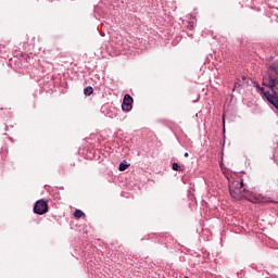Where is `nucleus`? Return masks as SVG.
<instances>
[{
	"label": "nucleus",
	"mask_w": 278,
	"mask_h": 278,
	"mask_svg": "<svg viewBox=\"0 0 278 278\" xmlns=\"http://www.w3.org/2000/svg\"><path fill=\"white\" fill-rule=\"evenodd\" d=\"M253 86L261 97L278 111V67H269L267 74L263 77V86L269 88L268 91L264 90V87L257 83H253Z\"/></svg>",
	"instance_id": "f257e3e1"
},
{
	"label": "nucleus",
	"mask_w": 278,
	"mask_h": 278,
	"mask_svg": "<svg viewBox=\"0 0 278 278\" xmlns=\"http://www.w3.org/2000/svg\"><path fill=\"white\" fill-rule=\"evenodd\" d=\"M247 190H249V186L244 184V179L242 178H240L239 180H232L229 185L230 197L232 199H236V201L244 199Z\"/></svg>",
	"instance_id": "f03ea898"
},
{
	"label": "nucleus",
	"mask_w": 278,
	"mask_h": 278,
	"mask_svg": "<svg viewBox=\"0 0 278 278\" xmlns=\"http://www.w3.org/2000/svg\"><path fill=\"white\" fill-rule=\"evenodd\" d=\"M49 212V203L43 199L38 200L34 205V213L38 214V216H42V214H47Z\"/></svg>",
	"instance_id": "7ed1b4c3"
},
{
	"label": "nucleus",
	"mask_w": 278,
	"mask_h": 278,
	"mask_svg": "<svg viewBox=\"0 0 278 278\" xmlns=\"http://www.w3.org/2000/svg\"><path fill=\"white\" fill-rule=\"evenodd\" d=\"M243 199H247L248 201H250V203H260L263 199L262 194L255 192V191H251L249 188L245 191V195Z\"/></svg>",
	"instance_id": "20e7f679"
},
{
	"label": "nucleus",
	"mask_w": 278,
	"mask_h": 278,
	"mask_svg": "<svg viewBox=\"0 0 278 278\" xmlns=\"http://www.w3.org/2000/svg\"><path fill=\"white\" fill-rule=\"evenodd\" d=\"M132 108H134V98L129 96V93H126L123 99L122 110L123 112H131Z\"/></svg>",
	"instance_id": "39448f33"
},
{
	"label": "nucleus",
	"mask_w": 278,
	"mask_h": 278,
	"mask_svg": "<svg viewBox=\"0 0 278 278\" xmlns=\"http://www.w3.org/2000/svg\"><path fill=\"white\" fill-rule=\"evenodd\" d=\"M92 92H94V89L91 86H88L84 89L85 97H90V94H92Z\"/></svg>",
	"instance_id": "423d86ee"
},
{
	"label": "nucleus",
	"mask_w": 278,
	"mask_h": 278,
	"mask_svg": "<svg viewBox=\"0 0 278 278\" xmlns=\"http://www.w3.org/2000/svg\"><path fill=\"white\" fill-rule=\"evenodd\" d=\"M129 168V164H127V162H122L119 163V166H118V170L123 172V170H127Z\"/></svg>",
	"instance_id": "0eeeda50"
},
{
	"label": "nucleus",
	"mask_w": 278,
	"mask_h": 278,
	"mask_svg": "<svg viewBox=\"0 0 278 278\" xmlns=\"http://www.w3.org/2000/svg\"><path fill=\"white\" fill-rule=\"evenodd\" d=\"M172 168H173V170H176L177 173L184 172V168H181V166H179V163H173Z\"/></svg>",
	"instance_id": "6e6552de"
},
{
	"label": "nucleus",
	"mask_w": 278,
	"mask_h": 278,
	"mask_svg": "<svg viewBox=\"0 0 278 278\" xmlns=\"http://www.w3.org/2000/svg\"><path fill=\"white\" fill-rule=\"evenodd\" d=\"M74 216H75V218H81V216H86V214L81 210H76L74 212Z\"/></svg>",
	"instance_id": "1a4fd4ad"
},
{
	"label": "nucleus",
	"mask_w": 278,
	"mask_h": 278,
	"mask_svg": "<svg viewBox=\"0 0 278 278\" xmlns=\"http://www.w3.org/2000/svg\"><path fill=\"white\" fill-rule=\"evenodd\" d=\"M271 14H274V16L276 17V18H274V21H276V23H278V9L277 8L271 9Z\"/></svg>",
	"instance_id": "9d476101"
},
{
	"label": "nucleus",
	"mask_w": 278,
	"mask_h": 278,
	"mask_svg": "<svg viewBox=\"0 0 278 278\" xmlns=\"http://www.w3.org/2000/svg\"><path fill=\"white\" fill-rule=\"evenodd\" d=\"M187 29H190V30L194 29V22H188Z\"/></svg>",
	"instance_id": "9b49d317"
},
{
	"label": "nucleus",
	"mask_w": 278,
	"mask_h": 278,
	"mask_svg": "<svg viewBox=\"0 0 278 278\" xmlns=\"http://www.w3.org/2000/svg\"><path fill=\"white\" fill-rule=\"evenodd\" d=\"M184 155H185V157H189L190 156V154L188 152H186Z\"/></svg>",
	"instance_id": "f8f14e48"
},
{
	"label": "nucleus",
	"mask_w": 278,
	"mask_h": 278,
	"mask_svg": "<svg viewBox=\"0 0 278 278\" xmlns=\"http://www.w3.org/2000/svg\"><path fill=\"white\" fill-rule=\"evenodd\" d=\"M238 86H240V84L236 83V84H235V88H238Z\"/></svg>",
	"instance_id": "ddd939ff"
},
{
	"label": "nucleus",
	"mask_w": 278,
	"mask_h": 278,
	"mask_svg": "<svg viewBox=\"0 0 278 278\" xmlns=\"http://www.w3.org/2000/svg\"><path fill=\"white\" fill-rule=\"evenodd\" d=\"M199 102V98L197 100H193V103H198Z\"/></svg>",
	"instance_id": "4468645a"
}]
</instances>
